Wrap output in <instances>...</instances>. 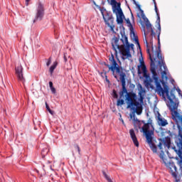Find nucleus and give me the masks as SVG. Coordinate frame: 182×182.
<instances>
[{
	"mask_svg": "<svg viewBox=\"0 0 182 182\" xmlns=\"http://www.w3.org/2000/svg\"><path fill=\"white\" fill-rule=\"evenodd\" d=\"M102 16L106 25H107V26L110 28L112 31H113V28H114V25H113L114 22V18H113V15L109 13H107L105 16L102 15Z\"/></svg>",
	"mask_w": 182,
	"mask_h": 182,
	"instance_id": "11",
	"label": "nucleus"
},
{
	"mask_svg": "<svg viewBox=\"0 0 182 182\" xmlns=\"http://www.w3.org/2000/svg\"><path fill=\"white\" fill-rule=\"evenodd\" d=\"M129 49H130V48H131V49H134V44H133V43H132V44L129 43Z\"/></svg>",
	"mask_w": 182,
	"mask_h": 182,
	"instance_id": "32",
	"label": "nucleus"
},
{
	"mask_svg": "<svg viewBox=\"0 0 182 182\" xmlns=\"http://www.w3.org/2000/svg\"><path fill=\"white\" fill-rule=\"evenodd\" d=\"M157 123L159 126H161L162 127H164L165 126H167V124H168L167 119L162 118L161 114H160V113H158Z\"/></svg>",
	"mask_w": 182,
	"mask_h": 182,
	"instance_id": "13",
	"label": "nucleus"
},
{
	"mask_svg": "<svg viewBox=\"0 0 182 182\" xmlns=\"http://www.w3.org/2000/svg\"><path fill=\"white\" fill-rule=\"evenodd\" d=\"M52 63V60H50V58L48 59V61L46 63L47 66H49Z\"/></svg>",
	"mask_w": 182,
	"mask_h": 182,
	"instance_id": "30",
	"label": "nucleus"
},
{
	"mask_svg": "<svg viewBox=\"0 0 182 182\" xmlns=\"http://www.w3.org/2000/svg\"><path fill=\"white\" fill-rule=\"evenodd\" d=\"M107 82H109V80H107Z\"/></svg>",
	"mask_w": 182,
	"mask_h": 182,
	"instance_id": "46",
	"label": "nucleus"
},
{
	"mask_svg": "<svg viewBox=\"0 0 182 182\" xmlns=\"http://www.w3.org/2000/svg\"><path fill=\"white\" fill-rule=\"evenodd\" d=\"M49 86H50V89L53 87V82H52V81L49 82Z\"/></svg>",
	"mask_w": 182,
	"mask_h": 182,
	"instance_id": "33",
	"label": "nucleus"
},
{
	"mask_svg": "<svg viewBox=\"0 0 182 182\" xmlns=\"http://www.w3.org/2000/svg\"><path fill=\"white\" fill-rule=\"evenodd\" d=\"M121 41L123 45H119V38L114 37V42L112 43V46L113 50H114L115 54L117 55V49L119 50L121 55H122L123 60L125 59H129L132 58V54L130 53V46L129 45V40L127 36L125 35H122Z\"/></svg>",
	"mask_w": 182,
	"mask_h": 182,
	"instance_id": "5",
	"label": "nucleus"
},
{
	"mask_svg": "<svg viewBox=\"0 0 182 182\" xmlns=\"http://www.w3.org/2000/svg\"><path fill=\"white\" fill-rule=\"evenodd\" d=\"M144 35H146V31H144Z\"/></svg>",
	"mask_w": 182,
	"mask_h": 182,
	"instance_id": "45",
	"label": "nucleus"
},
{
	"mask_svg": "<svg viewBox=\"0 0 182 182\" xmlns=\"http://www.w3.org/2000/svg\"><path fill=\"white\" fill-rule=\"evenodd\" d=\"M120 120H121V122H122V124H124V126H125V124H124V121L123 120V119H120Z\"/></svg>",
	"mask_w": 182,
	"mask_h": 182,
	"instance_id": "38",
	"label": "nucleus"
},
{
	"mask_svg": "<svg viewBox=\"0 0 182 182\" xmlns=\"http://www.w3.org/2000/svg\"><path fill=\"white\" fill-rule=\"evenodd\" d=\"M102 173H103V176H105V178H106V180H107L108 178H109V176H107V175L106 174V172L102 171Z\"/></svg>",
	"mask_w": 182,
	"mask_h": 182,
	"instance_id": "31",
	"label": "nucleus"
},
{
	"mask_svg": "<svg viewBox=\"0 0 182 182\" xmlns=\"http://www.w3.org/2000/svg\"><path fill=\"white\" fill-rule=\"evenodd\" d=\"M46 107L50 114H52V116H53V114H55V112H53L52 109H50V108L49 107V105H48V102H46Z\"/></svg>",
	"mask_w": 182,
	"mask_h": 182,
	"instance_id": "19",
	"label": "nucleus"
},
{
	"mask_svg": "<svg viewBox=\"0 0 182 182\" xmlns=\"http://www.w3.org/2000/svg\"><path fill=\"white\" fill-rule=\"evenodd\" d=\"M16 76L18 80V82H22L24 87H25V77H23V68L22 65H18L16 67Z\"/></svg>",
	"mask_w": 182,
	"mask_h": 182,
	"instance_id": "10",
	"label": "nucleus"
},
{
	"mask_svg": "<svg viewBox=\"0 0 182 182\" xmlns=\"http://www.w3.org/2000/svg\"><path fill=\"white\" fill-rule=\"evenodd\" d=\"M158 38V48L154 51V47L153 46V40H150V45L151 46V50L153 55L150 53V48L146 42V53L149 56L151 60L150 70L152 73V77L155 82V86L157 87L158 85L161 86L164 79H167V65L166 61H164V57L161 54V46L160 45V37Z\"/></svg>",
	"mask_w": 182,
	"mask_h": 182,
	"instance_id": "1",
	"label": "nucleus"
},
{
	"mask_svg": "<svg viewBox=\"0 0 182 182\" xmlns=\"http://www.w3.org/2000/svg\"><path fill=\"white\" fill-rule=\"evenodd\" d=\"M110 4L112 6L114 14H116L117 23L119 24L122 23L124 14H123L122 8H120L121 4L118 3L116 0H111Z\"/></svg>",
	"mask_w": 182,
	"mask_h": 182,
	"instance_id": "7",
	"label": "nucleus"
},
{
	"mask_svg": "<svg viewBox=\"0 0 182 182\" xmlns=\"http://www.w3.org/2000/svg\"><path fill=\"white\" fill-rule=\"evenodd\" d=\"M75 149H77L78 153L80 154V147H79V145L76 144L75 145Z\"/></svg>",
	"mask_w": 182,
	"mask_h": 182,
	"instance_id": "29",
	"label": "nucleus"
},
{
	"mask_svg": "<svg viewBox=\"0 0 182 182\" xmlns=\"http://www.w3.org/2000/svg\"><path fill=\"white\" fill-rule=\"evenodd\" d=\"M158 147H159V150H163V143L159 142L158 144Z\"/></svg>",
	"mask_w": 182,
	"mask_h": 182,
	"instance_id": "27",
	"label": "nucleus"
},
{
	"mask_svg": "<svg viewBox=\"0 0 182 182\" xmlns=\"http://www.w3.org/2000/svg\"><path fill=\"white\" fill-rule=\"evenodd\" d=\"M129 134L134 146H136V147H139V141L137 140V137L136 136V134L134 133V129H130Z\"/></svg>",
	"mask_w": 182,
	"mask_h": 182,
	"instance_id": "15",
	"label": "nucleus"
},
{
	"mask_svg": "<svg viewBox=\"0 0 182 182\" xmlns=\"http://www.w3.org/2000/svg\"><path fill=\"white\" fill-rule=\"evenodd\" d=\"M31 0H26V6H28L29 5V1Z\"/></svg>",
	"mask_w": 182,
	"mask_h": 182,
	"instance_id": "34",
	"label": "nucleus"
},
{
	"mask_svg": "<svg viewBox=\"0 0 182 182\" xmlns=\"http://www.w3.org/2000/svg\"><path fill=\"white\" fill-rule=\"evenodd\" d=\"M139 102H141V103H143V100H144V97H143V95H141V92H139Z\"/></svg>",
	"mask_w": 182,
	"mask_h": 182,
	"instance_id": "23",
	"label": "nucleus"
},
{
	"mask_svg": "<svg viewBox=\"0 0 182 182\" xmlns=\"http://www.w3.org/2000/svg\"><path fill=\"white\" fill-rule=\"evenodd\" d=\"M56 66H58L57 61L54 62L53 64L50 68L49 72L50 75H53V70L56 69Z\"/></svg>",
	"mask_w": 182,
	"mask_h": 182,
	"instance_id": "18",
	"label": "nucleus"
},
{
	"mask_svg": "<svg viewBox=\"0 0 182 182\" xmlns=\"http://www.w3.org/2000/svg\"><path fill=\"white\" fill-rule=\"evenodd\" d=\"M37 173H38V174H40V172H39V171H37Z\"/></svg>",
	"mask_w": 182,
	"mask_h": 182,
	"instance_id": "42",
	"label": "nucleus"
},
{
	"mask_svg": "<svg viewBox=\"0 0 182 182\" xmlns=\"http://www.w3.org/2000/svg\"><path fill=\"white\" fill-rule=\"evenodd\" d=\"M132 1L134 2V5H137V3L136 2V0H132Z\"/></svg>",
	"mask_w": 182,
	"mask_h": 182,
	"instance_id": "39",
	"label": "nucleus"
},
{
	"mask_svg": "<svg viewBox=\"0 0 182 182\" xmlns=\"http://www.w3.org/2000/svg\"><path fill=\"white\" fill-rule=\"evenodd\" d=\"M45 16V5L43 3L38 1L36 8V13L33 19V23L38 22V21H42Z\"/></svg>",
	"mask_w": 182,
	"mask_h": 182,
	"instance_id": "9",
	"label": "nucleus"
},
{
	"mask_svg": "<svg viewBox=\"0 0 182 182\" xmlns=\"http://www.w3.org/2000/svg\"><path fill=\"white\" fill-rule=\"evenodd\" d=\"M48 149H43L41 151L43 159L45 158V155L48 154Z\"/></svg>",
	"mask_w": 182,
	"mask_h": 182,
	"instance_id": "22",
	"label": "nucleus"
},
{
	"mask_svg": "<svg viewBox=\"0 0 182 182\" xmlns=\"http://www.w3.org/2000/svg\"><path fill=\"white\" fill-rule=\"evenodd\" d=\"M140 68L144 73V77H146L145 84L148 87L151 89H154V85H153V79L150 77V75L147 74V68L146 65H144V61H141V65H138V75H141V71L140 70Z\"/></svg>",
	"mask_w": 182,
	"mask_h": 182,
	"instance_id": "8",
	"label": "nucleus"
},
{
	"mask_svg": "<svg viewBox=\"0 0 182 182\" xmlns=\"http://www.w3.org/2000/svg\"><path fill=\"white\" fill-rule=\"evenodd\" d=\"M147 29V32H151L150 34V39L151 41H153V38H156V32H154V30L153 29V26H151V23H150V21L145 23Z\"/></svg>",
	"mask_w": 182,
	"mask_h": 182,
	"instance_id": "12",
	"label": "nucleus"
},
{
	"mask_svg": "<svg viewBox=\"0 0 182 182\" xmlns=\"http://www.w3.org/2000/svg\"><path fill=\"white\" fill-rule=\"evenodd\" d=\"M152 1H153L154 3L156 2V0H152Z\"/></svg>",
	"mask_w": 182,
	"mask_h": 182,
	"instance_id": "43",
	"label": "nucleus"
},
{
	"mask_svg": "<svg viewBox=\"0 0 182 182\" xmlns=\"http://www.w3.org/2000/svg\"><path fill=\"white\" fill-rule=\"evenodd\" d=\"M162 143H164V147H167V149H170L171 146V138L170 136H166L162 140Z\"/></svg>",
	"mask_w": 182,
	"mask_h": 182,
	"instance_id": "16",
	"label": "nucleus"
},
{
	"mask_svg": "<svg viewBox=\"0 0 182 182\" xmlns=\"http://www.w3.org/2000/svg\"><path fill=\"white\" fill-rule=\"evenodd\" d=\"M133 35L134 36V41H135L136 45L139 46V48H140V43H139V38L137 36H136L134 31H133Z\"/></svg>",
	"mask_w": 182,
	"mask_h": 182,
	"instance_id": "20",
	"label": "nucleus"
},
{
	"mask_svg": "<svg viewBox=\"0 0 182 182\" xmlns=\"http://www.w3.org/2000/svg\"><path fill=\"white\" fill-rule=\"evenodd\" d=\"M142 26H143L144 31V29H145L146 27L144 26V25H142Z\"/></svg>",
	"mask_w": 182,
	"mask_h": 182,
	"instance_id": "41",
	"label": "nucleus"
},
{
	"mask_svg": "<svg viewBox=\"0 0 182 182\" xmlns=\"http://www.w3.org/2000/svg\"><path fill=\"white\" fill-rule=\"evenodd\" d=\"M162 86L158 85L155 89V92L159 95L162 96L164 99L167 97L169 102L168 104V107L171 111L172 118L176 123H182V115L178 112H177V109H178V104L174 102L176 100V95H174V91L173 90L170 92V87L167 85L166 81H162Z\"/></svg>",
	"mask_w": 182,
	"mask_h": 182,
	"instance_id": "2",
	"label": "nucleus"
},
{
	"mask_svg": "<svg viewBox=\"0 0 182 182\" xmlns=\"http://www.w3.org/2000/svg\"><path fill=\"white\" fill-rule=\"evenodd\" d=\"M179 166L182 168V159L179 161Z\"/></svg>",
	"mask_w": 182,
	"mask_h": 182,
	"instance_id": "36",
	"label": "nucleus"
},
{
	"mask_svg": "<svg viewBox=\"0 0 182 182\" xmlns=\"http://www.w3.org/2000/svg\"><path fill=\"white\" fill-rule=\"evenodd\" d=\"M109 60L111 63V65L104 63L105 66L108 68V72L112 71V73L115 79L117 80V75H119V80L122 82V89L119 92V97L120 99L124 97V93L127 92V88H126V73L123 72V68L119 66V64L114 59V55L113 54L111 55V57L109 58Z\"/></svg>",
	"mask_w": 182,
	"mask_h": 182,
	"instance_id": "3",
	"label": "nucleus"
},
{
	"mask_svg": "<svg viewBox=\"0 0 182 182\" xmlns=\"http://www.w3.org/2000/svg\"><path fill=\"white\" fill-rule=\"evenodd\" d=\"M64 62H68V58H66L65 55H64Z\"/></svg>",
	"mask_w": 182,
	"mask_h": 182,
	"instance_id": "35",
	"label": "nucleus"
},
{
	"mask_svg": "<svg viewBox=\"0 0 182 182\" xmlns=\"http://www.w3.org/2000/svg\"><path fill=\"white\" fill-rule=\"evenodd\" d=\"M132 18H134V17H133V14H132Z\"/></svg>",
	"mask_w": 182,
	"mask_h": 182,
	"instance_id": "44",
	"label": "nucleus"
},
{
	"mask_svg": "<svg viewBox=\"0 0 182 182\" xmlns=\"http://www.w3.org/2000/svg\"><path fill=\"white\" fill-rule=\"evenodd\" d=\"M50 90L53 95L56 94V89L55 88V87H51Z\"/></svg>",
	"mask_w": 182,
	"mask_h": 182,
	"instance_id": "28",
	"label": "nucleus"
},
{
	"mask_svg": "<svg viewBox=\"0 0 182 182\" xmlns=\"http://www.w3.org/2000/svg\"><path fill=\"white\" fill-rule=\"evenodd\" d=\"M107 180L108 182H113V181H112V179L110 178V177L108 178H107Z\"/></svg>",
	"mask_w": 182,
	"mask_h": 182,
	"instance_id": "37",
	"label": "nucleus"
},
{
	"mask_svg": "<svg viewBox=\"0 0 182 182\" xmlns=\"http://www.w3.org/2000/svg\"><path fill=\"white\" fill-rule=\"evenodd\" d=\"M138 9H139V14L140 16L138 14L139 18H142L144 22H145V23H148L149 22H150L149 21V18H147V17H146V15L144 14V11L141 9V7L140 6V5L137 4L136 5Z\"/></svg>",
	"mask_w": 182,
	"mask_h": 182,
	"instance_id": "14",
	"label": "nucleus"
},
{
	"mask_svg": "<svg viewBox=\"0 0 182 182\" xmlns=\"http://www.w3.org/2000/svg\"><path fill=\"white\" fill-rule=\"evenodd\" d=\"M125 95V100L127 101V109H131V110H133L132 113L129 114V117L132 119L134 120V122H136V113L138 115L141 114V112H143V107H141V105L140 102L137 101V95L134 92H127V90Z\"/></svg>",
	"mask_w": 182,
	"mask_h": 182,
	"instance_id": "4",
	"label": "nucleus"
},
{
	"mask_svg": "<svg viewBox=\"0 0 182 182\" xmlns=\"http://www.w3.org/2000/svg\"><path fill=\"white\" fill-rule=\"evenodd\" d=\"M112 93L114 99H117L119 97V95H117V92L115 91V90H113Z\"/></svg>",
	"mask_w": 182,
	"mask_h": 182,
	"instance_id": "26",
	"label": "nucleus"
},
{
	"mask_svg": "<svg viewBox=\"0 0 182 182\" xmlns=\"http://www.w3.org/2000/svg\"><path fill=\"white\" fill-rule=\"evenodd\" d=\"M124 105V100H118L117 102V106H123Z\"/></svg>",
	"mask_w": 182,
	"mask_h": 182,
	"instance_id": "21",
	"label": "nucleus"
},
{
	"mask_svg": "<svg viewBox=\"0 0 182 182\" xmlns=\"http://www.w3.org/2000/svg\"><path fill=\"white\" fill-rule=\"evenodd\" d=\"M143 133L145 134L146 142L148 143L150 149L152 150L153 153H157V146L153 142V134H154V127L151 122H148L144 124L142 127Z\"/></svg>",
	"mask_w": 182,
	"mask_h": 182,
	"instance_id": "6",
	"label": "nucleus"
},
{
	"mask_svg": "<svg viewBox=\"0 0 182 182\" xmlns=\"http://www.w3.org/2000/svg\"><path fill=\"white\" fill-rule=\"evenodd\" d=\"M127 23L130 26V29H133V26L132 25V23L130 22V19H127L126 20Z\"/></svg>",
	"mask_w": 182,
	"mask_h": 182,
	"instance_id": "25",
	"label": "nucleus"
},
{
	"mask_svg": "<svg viewBox=\"0 0 182 182\" xmlns=\"http://www.w3.org/2000/svg\"><path fill=\"white\" fill-rule=\"evenodd\" d=\"M178 93H180L181 92V90L180 89L178 90Z\"/></svg>",
	"mask_w": 182,
	"mask_h": 182,
	"instance_id": "40",
	"label": "nucleus"
},
{
	"mask_svg": "<svg viewBox=\"0 0 182 182\" xmlns=\"http://www.w3.org/2000/svg\"><path fill=\"white\" fill-rule=\"evenodd\" d=\"M157 20L156 22L158 23V31H156V33H158V38L160 37V33H161V26H160V14L157 13Z\"/></svg>",
	"mask_w": 182,
	"mask_h": 182,
	"instance_id": "17",
	"label": "nucleus"
},
{
	"mask_svg": "<svg viewBox=\"0 0 182 182\" xmlns=\"http://www.w3.org/2000/svg\"><path fill=\"white\" fill-rule=\"evenodd\" d=\"M154 4L155 12H156V14L157 15V14H159V9L157 8V3L155 1V2H154Z\"/></svg>",
	"mask_w": 182,
	"mask_h": 182,
	"instance_id": "24",
	"label": "nucleus"
}]
</instances>
